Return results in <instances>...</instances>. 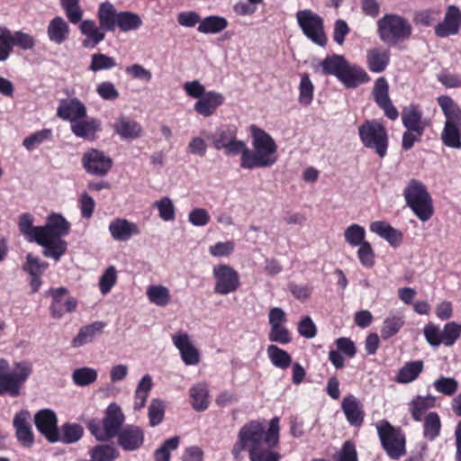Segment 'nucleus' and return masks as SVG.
Returning <instances> with one entry per match:
<instances>
[{
    "instance_id": "9b49d317",
    "label": "nucleus",
    "mask_w": 461,
    "mask_h": 461,
    "mask_svg": "<svg viewBox=\"0 0 461 461\" xmlns=\"http://www.w3.org/2000/svg\"><path fill=\"white\" fill-rule=\"evenodd\" d=\"M296 18L300 28L308 39L321 47L327 44L323 19L319 14L306 9L297 12Z\"/></svg>"
},
{
    "instance_id": "338daca9",
    "label": "nucleus",
    "mask_w": 461,
    "mask_h": 461,
    "mask_svg": "<svg viewBox=\"0 0 461 461\" xmlns=\"http://www.w3.org/2000/svg\"><path fill=\"white\" fill-rule=\"evenodd\" d=\"M335 461H358L356 444L352 440H346L339 451L334 456Z\"/></svg>"
},
{
    "instance_id": "72a5a7b5",
    "label": "nucleus",
    "mask_w": 461,
    "mask_h": 461,
    "mask_svg": "<svg viewBox=\"0 0 461 461\" xmlns=\"http://www.w3.org/2000/svg\"><path fill=\"white\" fill-rule=\"evenodd\" d=\"M371 80L369 75L359 66H351L348 62L344 68L339 81L348 88H355L360 84L367 83Z\"/></svg>"
},
{
    "instance_id": "c85d7f7f",
    "label": "nucleus",
    "mask_w": 461,
    "mask_h": 461,
    "mask_svg": "<svg viewBox=\"0 0 461 461\" xmlns=\"http://www.w3.org/2000/svg\"><path fill=\"white\" fill-rule=\"evenodd\" d=\"M71 131L75 136L85 140H93L98 131H102V123L99 119L89 118L79 119L70 125Z\"/></svg>"
},
{
    "instance_id": "7c9ffc66",
    "label": "nucleus",
    "mask_w": 461,
    "mask_h": 461,
    "mask_svg": "<svg viewBox=\"0 0 461 461\" xmlns=\"http://www.w3.org/2000/svg\"><path fill=\"white\" fill-rule=\"evenodd\" d=\"M47 35L50 41L61 45L69 38V25L63 17L55 16L47 26Z\"/></svg>"
},
{
    "instance_id": "4d7b16f0",
    "label": "nucleus",
    "mask_w": 461,
    "mask_h": 461,
    "mask_svg": "<svg viewBox=\"0 0 461 461\" xmlns=\"http://www.w3.org/2000/svg\"><path fill=\"white\" fill-rule=\"evenodd\" d=\"M314 86L308 74L301 76L299 85V102L303 105H309L313 99Z\"/></svg>"
},
{
    "instance_id": "f8f14e48",
    "label": "nucleus",
    "mask_w": 461,
    "mask_h": 461,
    "mask_svg": "<svg viewBox=\"0 0 461 461\" xmlns=\"http://www.w3.org/2000/svg\"><path fill=\"white\" fill-rule=\"evenodd\" d=\"M214 279L213 292L217 294L227 295L235 293L240 286L239 273L230 265L219 264L212 268Z\"/></svg>"
},
{
    "instance_id": "de8ad7c7",
    "label": "nucleus",
    "mask_w": 461,
    "mask_h": 461,
    "mask_svg": "<svg viewBox=\"0 0 461 461\" xmlns=\"http://www.w3.org/2000/svg\"><path fill=\"white\" fill-rule=\"evenodd\" d=\"M404 325L402 316L392 315L384 319L381 328V337L384 340L396 335Z\"/></svg>"
},
{
    "instance_id": "6ab92c4d",
    "label": "nucleus",
    "mask_w": 461,
    "mask_h": 461,
    "mask_svg": "<svg viewBox=\"0 0 461 461\" xmlns=\"http://www.w3.org/2000/svg\"><path fill=\"white\" fill-rule=\"evenodd\" d=\"M461 26V11L456 5H449L447 8L444 20L435 27V34L440 38L456 35Z\"/></svg>"
},
{
    "instance_id": "2eb2a0df",
    "label": "nucleus",
    "mask_w": 461,
    "mask_h": 461,
    "mask_svg": "<svg viewBox=\"0 0 461 461\" xmlns=\"http://www.w3.org/2000/svg\"><path fill=\"white\" fill-rule=\"evenodd\" d=\"M34 424L38 431L50 443L58 442L60 435L58 429V417L50 409H41L34 415Z\"/></svg>"
},
{
    "instance_id": "ddd939ff",
    "label": "nucleus",
    "mask_w": 461,
    "mask_h": 461,
    "mask_svg": "<svg viewBox=\"0 0 461 461\" xmlns=\"http://www.w3.org/2000/svg\"><path fill=\"white\" fill-rule=\"evenodd\" d=\"M81 161L86 172L95 176H106L113 165L109 156L96 149H90L85 152Z\"/></svg>"
},
{
    "instance_id": "f3484780",
    "label": "nucleus",
    "mask_w": 461,
    "mask_h": 461,
    "mask_svg": "<svg viewBox=\"0 0 461 461\" xmlns=\"http://www.w3.org/2000/svg\"><path fill=\"white\" fill-rule=\"evenodd\" d=\"M372 95L376 104L384 111V115L390 120L395 121L399 116V112L389 96V84L385 77H380L375 81Z\"/></svg>"
},
{
    "instance_id": "f704fd0d",
    "label": "nucleus",
    "mask_w": 461,
    "mask_h": 461,
    "mask_svg": "<svg viewBox=\"0 0 461 461\" xmlns=\"http://www.w3.org/2000/svg\"><path fill=\"white\" fill-rule=\"evenodd\" d=\"M113 129L122 139L134 140L141 135L142 128L140 124L127 117L121 116L113 124Z\"/></svg>"
},
{
    "instance_id": "a18cd8bd",
    "label": "nucleus",
    "mask_w": 461,
    "mask_h": 461,
    "mask_svg": "<svg viewBox=\"0 0 461 461\" xmlns=\"http://www.w3.org/2000/svg\"><path fill=\"white\" fill-rule=\"evenodd\" d=\"M267 351L268 358L275 366L281 369H286L292 364V357L290 354L278 348L276 345H269Z\"/></svg>"
},
{
    "instance_id": "9d476101",
    "label": "nucleus",
    "mask_w": 461,
    "mask_h": 461,
    "mask_svg": "<svg viewBox=\"0 0 461 461\" xmlns=\"http://www.w3.org/2000/svg\"><path fill=\"white\" fill-rule=\"evenodd\" d=\"M358 135L364 147L374 149L381 158L386 156L389 137L382 122L375 119L366 120L358 127Z\"/></svg>"
},
{
    "instance_id": "69168bd1",
    "label": "nucleus",
    "mask_w": 461,
    "mask_h": 461,
    "mask_svg": "<svg viewBox=\"0 0 461 461\" xmlns=\"http://www.w3.org/2000/svg\"><path fill=\"white\" fill-rule=\"evenodd\" d=\"M12 32L0 25V61L6 60L13 51Z\"/></svg>"
},
{
    "instance_id": "79ce46f5",
    "label": "nucleus",
    "mask_w": 461,
    "mask_h": 461,
    "mask_svg": "<svg viewBox=\"0 0 461 461\" xmlns=\"http://www.w3.org/2000/svg\"><path fill=\"white\" fill-rule=\"evenodd\" d=\"M152 385V379L149 375H145L140 379L134 393V410L139 411L145 406Z\"/></svg>"
},
{
    "instance_id": "423d86ee",
    "label": "nucleus",
    "mask_w": 461,
    "mask_h": 461,
    "mask_svg": "<svg viewBox=\"0 0 461 461\" xmlns=\"http://www.w3.org/2000/svg\"><path fill=\"white\" fill-rule=\"evenodd\" d=\"M9 363L7 360L0 359V395L8 394L11 397H17L32 374V364L28 361L14 363L13 372H8Z\"/></svg>"
},
{
    "instance_id": "f03ea898",
    "label": "nucleus",
    "mask_w": 461,
    "mask_h": 461,
    "mask_svg": "<svg viewBox=\"0 0 461 461\" xmlns=\"http://www.w3.org/2000/svg\"><path fill=\"white\" fill-rule=\"evenodd\" d=\"M253 150H246L244 165L248 169L270 167L277 161V144L273 137L256 124L249 126Z\"/></svg>"
},
{
    "instance_id": "3c124183",
    "label": "nucleus",
    "mask_w": 461,
    "mask_h": 461,
    "mask_svg": "<svg viewBox=\"0 0 461 461\" xmlns=\"http://www.w3.org/2000/svg\"><path fill=\"white\" fill-rule=\"evenodd\" d=\"M97 379V371L92 367H80L72 373V380L78 386H87Z\"/></svg>"
},
{
    "instance_id": "052dcab7",
    "label": "nucleus",
    "mask_w": 461,
    "mask_h": 461,
    "mask_svg": "<svg viewBox=\"0 0 461 461\" xmlns=\"http://www.w3.org/2000/svg\"><path fill=\"white\" fill-rule=\"evenodd\" d=\"M158 211L159 217L165 221H174L176 218V209L170 198L165 196L156 201L153 204Z\"/></svg>"
},
{
    "instance_id": "e433bc0d",
    "label": "nucleus",
    "mask_w": 461,
    "mask_h": 461,
    "mask_svg": "<svg viewBox=\"0 0 461 461\" xmlns=\"http://www.w3.org/2000/svg\"><path fill=\"white\" fill-rule=\"evenodd\" d=\"M202 133L206 135L207 139L212 141L217 150L224 149L233 139L237 138V130L235 127L230 125L221 126L213 134H206L205 131H203Z\"/></svg>"
},
{
    "instance_id": "680f3d73",
    "label": "nucleus",
    "mask_w": 461,
    "mask_h": 461,
    "mask_svg": "<svg viewBox=\"0 0 461 461\" xmlns=\"http://www.w3.org/2000/svg\"><path fill=\"white\" fill-rule=\"evenodd\" d=\"M179 441L180 438L177 436L166 439L161 447L155 451V461H169L170 451L178 447Z\"/></svg>"
},
{
    "instance_id": "09e8293b",
    "label": "nucleus",
    "mask_w": 461,
    "mask_h": 461,
    "mask_svg": "<svg viewBox=\"0 0 461 461\" xmlns=\"http://www.w3.org/2000/svg\"><path fill=\"white\" fill-rule=\"evenodd\" d=\"M150 303L158 306H167L170 303L169 290L163 285H150L147 290Z\"/></svg>"
},
{
    "instance_id": "c9c22d12",
    "label": "nucleus",
    "mask_w": 461,
    "mask_h": 461,
    "mask_svg": "<svg viewBox=\"0 0 461 461\" xmlns=\"http://www.w3.org/2000/svg\"><path fill=\"white\" fill-rule=\"evenodd\" d=\"M435 405L436 398L433 395H417L409 402L408 410L415 421H421L425 411Z\"/></svg>"
},
{
    "instance_id": "5701e85b",
    "label": "nucleus",
    "mask_w": 461,
    "mask_h": 461,
    "mask_svg": "<svg viewBox=\"0 0 461 461\" xmlns=\"http://www.w3.org/2000/svg\"><path fill=\"white\" fill-rule=\"evenodd\" d=\"M341 409L348 422L355 427H360L365 419V411L360 401L354 395L345 396L341 402Z\"/></svg>"
},
{
    "instance_id": "39448f33",
    "label": "nucleus",
    "mask_w": 461,
    "mask_h": 461,
    "mask_svg": "<svg viewBox=\"0 0 461 461\" xmlns=\"http://www.w3.org/2000/svg\"><path fill=\"white\" fill-rule=\"evenodd\" d=\"M406 205L421 221H429L434 214L432 197L427 186L420 181L411 178L402 194Z\"/></svg>"
},
{
    "instance_id": "5fc2aeb1",
    "label": "nucleus",
    "mask_w": 461,
    "mask_h": 461,
    "mask_svg": "<svg viewBox=\"0 0 461 461\" xmlns=\"http://www.w3.org/2000/svg\"><path fill=\"white\" fill-rule=\"evenodd\" d=\"M94 461H113L119 456V452L110 445H98L91 449Z\"/></svg>"
},
{
    "instance_id": "f257e3e1",
    "label": "nucleus",
    "mask_w": 461,
    "mask_h": 461,
    "mask_svg": "<svg viewBox=\"0 0 461 461\" xmlns=\"http://www.w3.org/2000/svg\"><path fill=\"white\" fill-rule=\"evenodd\" d=\"M280 420L274 417L270 420L268 428L263 421L253 420L245 423L238 433L237 442L234 444L231 453L238 458L243 450L249 455L255 452L265 445L268 448H276L280 441Z\"/></svg>"
},
{
    "instance_id": "7ed1b4c3",
    "label": "nucleus",
    "mask_w": 461,
    "mask_h": 461,
    "mask_svg": "<svg viewBox=\"0 0 461 461\" xmlns=\"http://www.w3.org/2000/svg\"><path fill=\"white\" fill-rule=\"evenodd\" d=\"M438 104L445 116L441 131L443 144L452 149H461V107L448 95L437 98Z\"/></svg>"
},
{
    "instance_id": "ea45409f",
    "label": "nucleus",
    "mask_w": 461,
    "mask_h": 461,
    "mask_svg": "<svg viewBox=\"0 0 461 461\" xmlns=\"http://www.w3.org/2000/svg\"><path fill=\"white\" fill-rule=\"evenodd\" d=\"M189 393L191 405L196 411H203L208 408V390L205 384H194L190 388Z\"/></svg>"
},
{
    "instance_id": "4be33fe9",
    "label": "nucleus",
    "mask_w": 461,
    "mask_h": 461,
    "mask_svg": "<svg viewBox=\"0 0 461 461\" xmlns=\"http://www.w3.org/2000/svg\"><path fill=\"white\" fill-rule=\"evenodd\" d=\"M175 347L179 350L183 362L187 366H194L199 363L200 354L197 348L190 341L186 333H176L172 336Z\"/></svg>"
},
{
    "instance_id": "6e6552de",
    "label": "nucleus",
    "mask_w": 461,
    "mask_h": 461,
    "mask_svg": "<svg viewBox=\"0 0 461 461\" xmlns=\"http://www.w3.org/2000/svg\"><path fill=\"white\" fill-rule=\"evenodd\" d=\"M124 420L121 408L116 403H111L105 411L102 425L92 420L87 423V429L97 440L107 441L121 432Z\"/></svg>"
},
{
    "instance_id": "473e14b6",
    "label": "nucleus",
    "mask_w": 461,
    "mask_h": 461,
    "mask_svg": "<svg viewBox=\"0 0 461 461\" xmlns=\"http://www.w3.org/2000/svg\"><path fill=\"white\" fill-rule=\"evenodd\" d=\"M97 19L100 29L104 32H114L116 30V20L119 12L110 2L101 3L97 10Z\"/></svg>"
},
{
    "instance_id": "58836bf2",
    "label": "nucleus",
    "mask_w": 461,
    "mask_h": 461,
    "mask_svg": "<svg viewBox=\"0 0 461 461\" xmlns=\"http://www.w3.org/2000/svg\"><path fill=\"white\" fill-rule=\"evenodd\" d=\"M347 63L348 61L343 56L335 54L326 57L321 62V66L324 75H333L339 80Z\"/></svg>"
},
{
    "instance_id": "0eeeda50",
    "label": "nucleus",
    "mask_w": 461,
    "mask_h": 461,
    "mask_svg": "<svg viewBox=\"0 0 461 461\" xmlns=\"http://www.w3.org/2000/svg\"><path fill=\"white\" fill-rule=\"evenodd\" d=\"M377 32L383 42L396 45L410 39L412 27L406 18L399 14H386L377 22Z\"/></svg>"
},
{
    "instance_id": "393cba45",
    "label": "nucleus",
    "mask_w": 461,
    "mask_h": 461,
    "mask_svg": "<svg viewBox=\"0 0 461 461\" xmlns=\"http://www.w3.org/2000/svg\"><path fill=\"white\" fill-rule=\"evenodd\" d=\"M79 31L86 38L82 46L86 49H94L105 38V32L97 27L94 20H84L79 24Z\"/></svg>"
},
{
    "instance_id": "4c0bfd02",
    "label": "nucleus",
    "mask_w": 461,
    "mask_h": 461,
    "mask_svg": "<svg viewBox=\"0 0 461 461\" xmlns=\"http://www.w3.org/2000/svg\"><path fill=\"white\" fill-rule=\"evenodd\" d=\"M421 360L407 362L399 369L394 381L398 384H409L416 380L423 370Z\"/></svg>"
},
{
    "instance_id": "0e129e2a",
    "label": "nucleus",
    "mask_w": 461,
    "mask_h": 461,
    "mask_svg": "<svg viewBox=\"0 0 461 461\" xmlns=\"http://www.w3.org/2000/svg\"><path fill=\"white\" fill-rule=\"evenodd\" d=\"M268 339L271 342L286 345L292 342L293 337L285 325L270 327Z\"/></svg>"
},
{
    "instance_id": "6e6d98bb",
    "label": "nucleus",
    "mask_w": 461,
    "mask_h": 461,
    "mask_svg": "<svg viewBox=\"0 0 461 461\" xmlns=\"http://www.w3.org/2000/svg\"><path fill=\"white\" fill-rule=\"evenodd\" d=\"M51 137V130L43 129L26 137L23 141V145L27 150H32L43 142L50 140Z\"/></svg>"
},
{
    "instance_id": "1a4fd4ad",
    "label": "nucleus",
    "mask_w": 461,
    "mask_h": 461,
    "mask_svg": "<svg viewBox=\"0 0 461 461\" xmlns=\"http://www.w3.org/2000/svg\"><path fill=\"white\" fill-rule=\"evenodd\" d=\"M382 447L393 460L406 455V437L400 428L393 427L387 420H381L375 425Z\"/></svg>"
},
{
    "instance_id": "4468645a",
    "label": "nucleus",
    "mask_w": 461,
    "mask_h": 461,
    "mask_svg": "<svg viewBox=\"0 0 461 461\" xmlns=\"http://www.w3.org/2000/svg\"><path fill=\"white\" fill-rule=\"evenodd\" d=\"M52 298L50 305V312L52 318L60 319L66 313L74 312L77 302L74 297L68 296V290L65 287L50 289L49 291Z\"/></svg>"
},
{
    "instance_id": "a211bd4d",
    "label": "nucleus",
    "mask_w": 461,
    "mask_h": 461,
    "mask_svg": "<svg viewBox=\"0 0 461 461\" xmlns=\"http://www.w3.org/2000/svg\"><path fill=\"white\" fill-rule=\"evenodd\" d=\"M70 230V223L59 214L52 212L46 221L45 225L38 228V238L55 239L67 236Z\"/></svg>"
},
{
    "instance_id": "c03bdc74",
    "label": "nucleus",
    "mask_w": 461,
    "mask_h": 461,
    "mask_svg": "<svg viewBox=\"0 0 461 461\" xmlns=\"http://www.w3.org/2000/svg\"><path fill=\"white\" fill-rule=\"evenodd\" d=\"M141 24L142 21L137 14L128 11L119 12V16L116 20V28L121 32L135 31L139 29Z\"/></svg>"
},
{
    "instance_id": "20e7f679",
    "label": "nucleus",
    "mask_w": 461,
    "mask_h": 461,
    "mask_svg": "<svg viewBox=\"0 0 461 461\" xmlns=\"http://www.w3.org/2000/svg\"><path fill=\"white\" fill-rule=\"evenodd\" d=\"M402 122L405 131L402 138V148L410 150L415 142L421 140L425 130L430 124V120L423 117V112L419 104L411 103L402 111Z\"/></svg>"
},
{
    "instance_id": "49530a36",
    "label": "nucleus",
    "mask_w": 461,
    "mask_h": 461,
    "mask_svg": "<svg viewBox=\"0 0 461 461\" xmlns=\"http://www.w3.org/2000/svg\"><path fill=\"white\" fill-rule=\"evenodd\" d=\"M18 227L20 232L26 237L28 241L37 243L40 226H33V216L31 213L26 212L19 216Z\"/></svg>"
},
{
    "instance_id": "13d9d810",
    "label": "nucleus",
    "mask_w": 461,
    "mask_h": 461,
    "mask_svg": "<svg viewBox=\"0 0 461 461\" xmlns=\"http://www.w3.org/2000/svg\"><path fill=\"white\" fill-rule=\"evenodd\" d=\"M165 403L159 399H153L149 407V421L151 427H155L162 422L165 416Z\"/></svg>"
},
{
    "instance_id": "864d4df0",
    "label": "nucleus",
    "mask_w": 461,
    "mask_h": 461,
    "mask_svg": "<svg viewBox=\"0 0 461 461\" xmlns=\"http://www.w3.org/2000/svg\"><path fill=\"white\" fill-rule=\"evenodd\" d=\"M84 434L83 427L77 423H65L62 425L61 441L66 444H71L78 441Z\"/></svg>"
},
{
    "instance_id": "bf43d9fd",
    "label": "nucleus",
    "mask_w": 461,
    "mask_h": 461,
    "mask_svg": "<svg viewBox=\"0 0 461 461\" xmlns=\"http://www.w3.org/2000/svg\"><path fill=\"white\" fill-rule=\"evenodd\" d=\"M461 336V324L450 321L444 325L442 330L443 344L452 347Z\"/></svg>"
},
{
    "instance_id": "412c9836",
    "label": "nucleus",
    "mask_w": 461,
    "mask_h": 461,
    "mask_svg": "<svg viewBox=\"0 0 461 461\" xmlns=\"http://www.w3.org/2000/svg\"><path fill=\"white\" fill-rule=\"evenodd\" d=\"M116 437L118 438V445L125 451L137 450L144 442L143 430L135 425L123 427Z\"/></svg>"
},
{
    "instance_id": "774afa93",
    "label": "nucleus",
    "mask_w": 461,
    "mask_h": 461,
    "mask_svg": "<svg viewBox=\"0 0 461 461\" xmlns=\"http://www.w3.org/2000/svg\"><path fill=\"white\" fill-rule=\"evenodd\" d=\"M433 385L437 392L447 396L453 395L458 388V383L456 379L445 376L437 379Z\"/></svg>"
},
{
    "instance_id": "a19ab883",
    "label": "nucleus",
    "mask_w": 461,
    "mask_h": 461,
    "mask_svg": "<svg viewBox=\"0 0 461 461\" xmlns=\"http://www.w3.org/2000/svg\"><path fill=\"white\" fill-rule=\"evenodd\" d=\"M441 431V420L436 411H431L424 417L423 420V437L429 440H435Z\"/></svg>"
},
{
    "instance_id": "b1692460",
    "label": "nucleus",
    "mask_w": 461,
    "mask_h": 461,
    "mask_svg": "<svg viewBox=\"0 0 461 461\" xmlns=\"http://www.w3.org/2000/svg\"><path fill=\"white\" fill-rule=\"evenodd\" d=\"M225 97L218 92L207 91L194 105V111L203 117L212 116L223 104Z\"/></svg>"
},
{
    "instance_id": "603ef678",
    "label": "nucleus",
    "mask_w": 461,
    "mask_h": 461,
    "mask_svg": "<svg viewBox=\"0 0 461 461\" xmlns=\"http://www.w3.org/2000/svg\"><path fill=\"white\" fill-rule=\"evenodd\" d=\"M345 240L352 247H357L366 242V230L364 227L353 223L344 231Z\"/></svg>"
},
{
    "instance_id": "dca6fc26",
    "label": "nucleus",
    "mask_w": 461,
    "mask_h": 461,
    "mask_svg": "<svg viewBox=\"0 0 461 461\" xmlns=\"http://www.w3.org/2000/svg\"><path fill=\"white\" fill-rule=\"evenodd\" d=\"M31 420V412L25 409L17 411L13 419L16 439L21 446L26 448H31L35 442Z\"/></svg>"
},
{
    "instance_id": "8fccbe9b",
    "label": "nucleus",
    "mask_w": 461,
    "mask_h": 461,
    "mask_svg": "<svg viewBox=\"0 0 461 461\" xmlns=\"http://www.w3.org/2000/svg\"><path fill=\"white\" fill-rule=\"evenodd\" d=\"M49 267V263L41 261L37 256L28 253L25 258V262L23 265V270L29 276H41Z\"/></svg>"
},
{
    "instance_id": "aec40b11",
    "label": "nucleus",
    "mask_w": 461,
    "mask_h": 461,
    "mask_svg": "<svg viewBox=\"0 0 461 461\" xmlns=\"http://www.w3.org/2000/svg\"><path fill=\"white\" fill-rule=\"evenodd\" d=\"M57 115L64 121L70 122L71 125L73 122L86 117V108L77 98L63 99L58 106Z\"/></svg>"
},
{
    "instance_id": "c756f323",
    "label": "nucleus",
    "mask_w": 461,
    "mask_h": 461,
    "mask_svg": "<svg viewBox=\"0 0 461 461\" xmlns=\"http://www.w3.org/2000/svg\"><path fill=\"white\" fill-rule=\"evenodd\" d=\"M370 230L384 239L393 248L399 247L403 241L402 232L384 221L372 222Z\"/></svg>"
},
{
    "instance_id": "e2e57ef3",
    "label": "nucleus",
    "mask_w": 461,
    "mask_h": 461,
    "mask_svg": "<svg viewBox=\"0 0 461 461\" xmlns=\"http://www.w3.org/2000/svg\"><path fill=\"white\" fill-rule=\"evenodd\" d=\"M116 66L115 59L103 53L92 55L89 70L96 72L104 69H111Z\"/></svg>"
},
{
    "instance_id": "2f4dec72",
    "label": "nucleus",
    "mask_w": 461,
    "mask_h": 461,
    "mask_svg": "<svg viewBox=\"0 0 461 461\" xmlns=\"http://www.w3.org/2000/svg\"><path fill=\"white\" fill-rule=\"evenodd\" d=\"M37 244L43 247L42 254L46 258L59 261L68 251V242L62 238H37Z\"/></svg>"
},
{
    "instance_id": "bb28decb",
    "label": "nucleus",
    "mask_w": 461,
    "mask_h": 461,
    "mask_svg": "<svg viewBox=\"0 0 461 461\" xmlns=\"http://www.w3.org/2000/svg\"><path fill=\"white\" fill-rule=\"evenodd\" d=\"M105 326L106 323L102 321H96L82 326L77 336L71 340V346L73 348H80L87 343L93 342L96 336L104 332Z\"/></svg>"
},
{
    "instance_id": "cd10ccee",
    "label": "nucleus",
    "mask_w": 461,
    "mask_h": 461,
    "mask_svg": "<svg viewBox=\"0 0 461 461\" xmlns=\"http://www.w3.org/2000/svg\"><path fill=\"white\" fill-rule=\"evenodd\" d=\"M391 52L387 49L375 47L366 51V66L373 73L384 72L390 63Z\"/></svg>"
},
{
    "instance_id": "37998d69",
    "label": "nucleus",
    "mask_w": 461,
    "mask_h": 461,
    "mask_svg": "<svg viewBox=\"0 0 461 461\" xmlns=\"http://www.w3.org/2000/svg\"><path fill=\"white\" fill-rule=\"evenodd\" d=\"M228 27V21L224 17L211 15L205 17L197 28L202 33H218Z\"/></svg>"
},
{
    "instance_id": "a878e982",
    "label": "nucleus",
    "mask_w": 461,
    "mask_h": 461,
    "mask_svg": "<svg viewBox=\"0 0 461 461\" xmlns=\"http://www.w3.org/2000/svg\"><path fill=\"white\" fill-rule=\"evenodd\" d=\"M109 231L115 240L126 241L133 235L140 233V228L136 223L126 219L116 218L109 224Z\"/></svg>"
}]
</instances>
